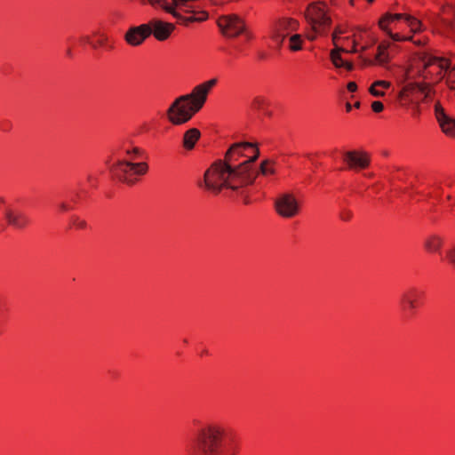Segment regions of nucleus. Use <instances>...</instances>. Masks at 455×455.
<instances>
[{
  "label": "nucleus",
  "instance_id": "nucleus-44",
  "mask_svg": "<svg viewBox=\"0 0 455 455\" xmlns=\"http://www.w3.org/2000/svg\"><path fill=\"white\" fill-rule=\"evenodd\" d=\"M332 23V20H331V16H329L327 14V12H324V15H323V18L321 19L320 22L318 25H326V26H331Z\"/></svg>",
  "mask_w": 455,
  "mask_h": 455
},
{
  "label": "nucleus",
  "instance_id": "nucleus-51",
  "mask_svg": "<svg viewBox=\"0 0 455 455\" xmlns=\"http://www.w3.org/2000/svg\"><path fill=\"white\" fill-rule=\"evenodd\" d=\"M412 43L417 46H426L428 44V38L426 37L423 40H414Z\"/></svg>",
  "mask_w": 455,
  "mask_h": 455
},
{
  "label": "nucleus",
  "instance_id": "nucleus-26",
  "mask_svg": "<svg viewBox=\"0 0 455 455\" xmlns=\"http://www.w3.org/2000/svg\"><path fill=\"white\" fill-rule=\"evenodd\" d=\"M121 173L116 174L117 180L120 182L126 183L128 185H133L137 182V178H132V173L127 171V169H121Z\"/></svg>",
  "mask_w": 455,
  "mask_h": 455
},
{
  "label": "nucleus",
  "instance_id": "nucleus-12",
  "mask_svg": "<svg viewBox=\"0 0 455 455\" xmlns=\"http://www.w3.org/2000/svg\"><path fill=\"white\" fill-rule=\"evenodd\" d=\"M325 7L324 2L311 3L305 11V19L311 25V28L315 32H316V25L323 18Z\"/></svg>",
  "mask_w": 455,
  "mask_h": 455
},
{
  "label": "nucleus",
  "instance_id": "nucleus-27",
  "mask_svg": "<svg viewBox=\"0 0 455 455\" xmlns=\"http://www.w3.org/2000/svg\"><path fill=\"white\" fill-rule=\"evenodd\" d=\"M442 246V239L437 236H431L426 243V247L430 251H436Z\"/></svg>",
  "mask_w": 455,
  "mask_h": 455
},
{
  "label": "nucleus",
  "instance_id": "nucleus-19",
  "mask_svg": "<svg viewBox=\"0 0 455 455\" xmlns=\"http://www.w3.org/2000/svg\"><path fill=\"white\" fill-rule=\"evenodd\" d=\"M5 217L8 225L14 226L19 228H25L28 224V220L23 214H15L11 209L6 210Z\"/></svg>",
  "mask_w": 455,
  "mask_h": 455
},
{
  "label": "nucleus",
  "instance_id": "nucleus-46",
  "mask_svg": "<svg viewBox=\"0 0 455 455\" xmlns=\"http://www.w3.org/2000/svg\"><path fill=\"white\" fill-rule=\"evenodd\" d=\"M358 89V85L355 81H350L347 84V90L349 92H355Z\"/></svg>",
  "mask_w": 455,
  "mask_h": 455
},
{
  "label": "nucleus",
  "instance_id": "nucleus-7",
  "mask_svg": "<svg viewBox=\"0 0 455 455\" xmlns=\"http://www.w3.org/2000/svg\"><path fill=\"white\" fill-rule=\"evenodd\" d=\"M343 161L350 170H365L371 164V156L363 150L347 151L344 155Z\"/></svg>",
  "mask_w": 455,
  "mask_h": 455
},
{
  "label": "nucleus",
  "instance_id": "nucleus-45",
  "mask_svg": "<svg viewBox=\"0 0 455 455\" xmlns=\"http://www.w3.org/2000/svg\"><path fill=\"white\" fill-rule=\"evenodd\" d=\"M217 83V79L216 78H212V79H210L204 83L202 84V85L208 91L210 92L211 88L215 85Z\"/></svg>",
  "mask_w": 455,
  "mask_h": 455
},
{
  "label": "nucleus",
  "instance_id": "nucleus-40",
  "mask_svg": "<svg viewBox=\"0 0 455 455\" xmlns=\"http://www.w3.org/2000/svg\"><path fill=\"white\" fill-rule=\"evenodd\" d=\"M371 84L376 87L379 86L384 89H389L391 86V82L386 80H376Z\"/></svg>",
  "mask_w": 455,
  "mask_h": 455
},
{
  "label": "nucleus",
  "instance_id": "nucleus-61",
  "mask_svg": "<svg viewBox=\"0 0 455 455\" xmlns=\"http://www.w3.org/2000/svg\"><path fill=\"white\" fill-rule=\"evenodd\" d=\"M126 153L127 154L132 153V154H135V155H139V154H140V150L139 148L135 147V148H133L132 149V151L128 150Z\"/></svg>",
  "mask_w": 455,
  "mask_h": 455
},
{
  "label": "nucleus",
  "instance_id": "nucleus-16",
  "mask_svg": "<svg viewBox=\"0 0 455 455\" xmlns=\"http://www.w3.org/2000/svg\"><path fill=\"white\" fill-rule=\"evenodd\" d=\"M124 166V169H127L128 172L137 175H144L148 171V164L146 162L140 163H132L129 161H117L115 164H113L112 169L116 170L117 168H121Z\"/></svg>",
  "mask_w": 455,
  "mask_h": 455
},
{
  "label": "nucleus",
  "instance_id": "nucleus-48",
  "mask_svg": "<svg viewBox=\"0 0 455 455\" xmlns=\"http://www.w3.org/2000/svg\"><path fill=\"white\" fill-rule=\"evenodd\" d=\"M454 18L451 20L442 18V22L451 28H455V12H453Z\"/></svg>",
  "mask_w": 455,
  "mask_h": 455
},
{
  "label": "nucleus",
  "instance_id": "nucleus-53",
  "mask_svg": "<svg viewBox=\"0 0 455 455\" xmlns=\"http://www.w3.org/2000/svg\"><path fill=\"white\" fill-rule=\"evenodd\" d=\"M242 34L245 36L247 41H251L253 38L252 32L247 30L246 28H244V32H243Z\"/></svg>",
  "mask_w": 455,
  "mask_h": 455
},
{
  "label": "nucleus",
  "instance_id": "nucleus-50",
  "mask_svg": "<svg viewBox=\"0 0 455 455\" xmlns=\"http://www.w3.org/2000/svg\"><path fill=\"white\" fill-rule=\"evenodd\" d=\"M409 93L406 92V89L403 87L397 93V100H401L404 99L405 97H408Z\"/></svg>",
  "mask_w": 455,
  "mask_h": 455
},
{
  "label": "nucleus",
  "instance_id": "nucleus-18",
  "mask_svg": "<svg viewBox=\"0 0 455 455\" xmlns=\"http://www.w3.org/2000/svg\"><path fill=\"white\" fill-rule=\"evenodd\" d=\"M391 43L387 40L381 41L377 47V53L375 54V60L378 65L384 66L390 62L389 53L387 49L390 47Z\"/></svg>",
  "mask_w": 455,
  "mask_h": 455
},
{
  "label": "nucleus",
  "instance_id": "nucleus-25",
  "mask_svg": "<svg viewBox=\"0 0 455 455\" xmlns=\"http://www.w3.org/2000/svg\"><path fill=\"white\" fill-rule=\"evenodd\" d=\"M171 4L164 3L162 4V9L167 13H177V7L180 5H186L188 0H172Z\"/></svg>",
  "mask_w": 455,
  "mask_h": 455
},
{
  "label": "nucleus",
  "instance_id": "nucleus-20",
  "mask_svg": "<svg viewBox=\"0 0 455 455\" xmlns=\"http://www.w3.org/2000/svg\"><path fill=\"white\" fill-rule=\"evenodd\" d=\"M435 117L439 123L441 130L443 131L445 128L447 132H450V129L447 127V123L450 120L451 116H449L445 113L444 108L439 100L435 105Z\"/></svg>",
  "mask_w": 455,
  "mask_h": 455
},
{
  "label": "nucleus",
  "instance_id": "nucleus-35",
  "mask_svg": "<svg viewBox=\"0 0 455 455\" xmlns=\"http://www.w3.org/2000/svg\"><path fill=\"white\" fill-rule=\"evenodd\" d=\"M447 127L450 129V132H447L445 129L442 132L445 133L446 135L454 136L455 135V119L450 118V120L447 123Z\"/></svg>",
  "mask_w": 455,
  "mask_h": 455
},
{
  "label": "nucleus",
  "instance_id": "nucleus-1",
  "mask_svg": "<svg viewBox=\"0 0 455 455\" xmlns=\"http://www.w3.org/2000/svg\"><path fill=\"white\" fill-rule=\"evenodd\" d=\"M225 431L218 426L202 428L197 436V447L204 455H219Z\"/></svg>",
  "mask_w": 455,
  "mask_h": 455
},
{
  "label": "nucleus",
  "instance_id": "nucleus-52",
  "mask_svg": "<svg viewBox=\"0 0 455 455\" xmlns=\"http://www.w3.org/2000/svg\"><path fill=\"white\" fill-rule=\"evenodd\" d=\"M448 259H450V261L455 265V247L452 248L449 252H448Z\"/></svg>",
  "mask_w": 455,
  "mask_h": 455
},
{
  "label": "nucleus",
  "instance_id": "nucleus-30",
  "mask_svg": "<svg viewBox=\"0 0 455 455\" xmlns=\"http://www.w3.org/2000/svg\"><path fill=\"white\" fill-rule=\"evenodd\" d=\"M330 60L332 63V65L336 68H341L340 64H343L344 60L342 59L340 54H338V52H330Z\"/></svg>",
  "mask_w": 455,
  "mask_h": 455
},
{
  "label": "nucleus",
  "instance_id": "nucleus-15",
  "mask_svg": "<svg viewBox=\"0 0 455 455\" xmlns=\"http://www.w3.org/2000/svg\"><path fill=\"white\" fill-rule=\"evenodd\" d=\"M209 92L201 84L196 86L191 93L183 95L187 100L194 104L197 109L201 110L206 102Z\"/></svg>",
  "mask_w": 455,
  "mask_h": 455
},
{
  "label": "nucleus",
  "instance_id": "nucleus-54",
  "mask_svg": "<svg viewBox=\"0 0 455 455\" xmlns=\"http://www.w3.org/2000/svg\"><path fill=\"white\" fill-rule=\"evenodd\" d=\"M242 195H243V204L245 205L249 204L251 203V198L248 193H244L243 191L241 192Z\"/></svg>",
  "mask_w": 455,
  "mask_h": 455
},
{
  "label": "nucleus",
  "instance_id": "nucleus-47",
  "mask_svg": "<svg viewBox=\"0 0 455 455\" xmlns=\"http://www.w3.org/2000/svg\"><path fill=\"white\" fill-rule=\"evenodd\" d=\"M243 148H240V149H236L235 152L234 153V156H235V163H239L240 162V159L243 156H246L245 154L243 153V151L242 150Z\"/></svg>",
  "mask_w": 455,
  "mask_h": 455
},
{
  "label": "nucleus",
  "instance_id": "nucleus-28",
  "mask_svg": "<svg viewBox=\"0 0 455 455\" xmlns=\"http://www.w3.org/2000/svg\"><path fill=\"white\" fill-rule=\"evenodd\" d=\"M174 18H176L180 24L188 27L190 23L196 22L195 15L192 16H183L179 12L177 13H171Z\"/></svg>",
  "mask_w": 455,
  "mask_h": 455
},
{
  "label": "nucleus",
  "instance_id": "nucleus-14",
  "mask_svg": "<svg viewBox=\"0 0 455 455\" xmlns=\"http://www.w3.org/2000/svg\"><path fill=\"white\" fill-rule=\"evenodd\" d=\"M299 21L293 18H282L275 23L274 38H281V42L290 34V31H296L299 28Z\"/></svg>",
  "mask_w": 455,
  "mask_h": 455
},
{
  "label": "nucleus",
  "instance_id": "nucleus-42",
  "mask_svg": "<svg viewBox=\"0 0 455 455\" xmlns=\"http://www.w3.org/2000/svg\"><path fill=\"white\" fill-rule=\"evenodd\" d=\"M418 87H419V83L417 82L409 83L403 86V88L406 89V92L408 93H412L416 89H418Z\"/></svg>",
  "mask_w": 455,
  "mask_h": 455
},
{
  "label": "nucleus",
  "instance_id": "nucleus-32",
  "mask_svg": "<svg viewBox=\"0 0 455 455\" xmlns=\"http://www.w3.org/2000/svg\"><path fill=\"white\" fill-rule=\"evenodd\" d=\"M385 14L387 16L390 22H393L395 20H406L407 16L409 15V13H391L388 12H386Z\"/></svg>",
  "mask_w": 455,
  "mask_h": 455
},
{
  "label": "nucleus",
  "instance_id": "nucleus-59",
  "mask_svg": "<svg viewBox=\"0 0 455 455\" xmlns=\"http://www.w3.org/2000/svg\"><path fill=\"white\" fill-rule=\"evenodd\" d=\"M213 5H222L224 0H209Z\"/></svg>",
  "mask_w": 455,
  "mask_h": 455
},
{
  "label": "nucleus",
  "instance_id": "nucleus-11",
  "mask_svg": "<svg viewBox=\"0 0 455 455\" xmlns=\"http://www.w3.org/2000/svg\"><path fill=\"white\" fill-rule=\"evenodd\" d=\"M149 36V25L145 23L140 26L131 27L124 35V40L129 45L138 46Z\"/></svg>",
  "mask_w": 455,
  "mask_h": 455
},
{
  "label": "nucleus",
  "instance_id": "nucleus-56",
  "mask_svg": "<svg viewBox=\"0 0 455 455\" xmlns=\"http://www.w3.org/2000/svg\"><path fill=\"white\" fill-rule=\"evenodd\" d=\"M427 69H424V68H422V70H419V73H418V76H423V77H424V79H428V78H430V77L427 76V74H426V71H427Z\"/></svg>",
  "mask_w": 455,
  "mask_h": 455
},
{
  "label": "nucleus",
  "instance_id": "nucleus-9",
  "mask_svg": "<svg viewBox=\"0 0 455 455\" xmlns=\"http://www.w3.org/2000/svg\"><path fill=\"white\" fill-rule=\"evenodd\" d=\"M255 181L256 180H253V177H248L244 174H242L235 169L229 172L227 177L223 179L222 187H225V188H228L233 191H238L241 188L252 186Z\"/></svg>",
  "mask_w": 455,
  "mask_h": 455
},
{
  "label": "nucleus",
  "instance_id": "nucleus-4",
  "mask_svg": "<svg viewBox=\"0 0 455 455\" xmlns=\"http://www.w3.org/2000/svg\"><path fill=\"white\" fill-rule=\"evenodd\" d=\"M214 168L213 163L206 170L204 175V183L206 190L212 192L215 195H219L225 187H222V181L225 174L228 172H221L219 166Z\"/></svg>",
  "mask_w": 455,
  "mask_h": 455
},
{
  "label": "nucleus",
  "instance_id": "nucleus-3",
  "mask_svg": "<svg viewBox=\"0 0 455 455\" xmlns=\"http://www.w3.org/2000/svg\"><path fill=\"white\" fill-rule=\"evenodd\" d=\"M217 25L223 36L235 38L244 32L245 21L237 14L221 15L217 20Z\"/></svg>",
  "mask_w": 455,
  "mask_h": 455
},
{
  "label": "nucleus",
  "instance_id": "nucleus-10",
  "mask_svg": "<svg viewBox=\"0 0 455 455\" xmlns=\"http://www.w3.org/2000/svg\"><path fill=\"white\" fill-rule=\"evenodd\" d=\"M148 25H149L150 36L153 35L158 41L167 40L175 29L173 23L161 20H151Z\"/></svg>",
  "mask_w": 455,
  "mask_h": 455
},
{
  "label": "nucleus",
  "instance_id": "nucleus-55",
  "mask_svg": "<svg viewBox=\"0 0 455 455\" xmlns=\"http://www.w3.org/2000/svg\"><path fill=\"white\" fill-rule=\"evenodd\" d=\"M357 42L355 40L353 41V45H352V48L347 51V53H355L358 52L357 48Z\"/></svg>",
  "mask_w": 455,
  "mask_h": 455
},
{
  "label": "nucleus",
  "instance_id": "nucleus-33",
  "mask_svg": "<svg viewBox=\"0 0 455 455\" xmlns=\"http://www.w3.org/2000/svg\"><path fill=\"white\" fill-rule=\"evenodd\" d=\"M451 91H455V72H449L445 81Z\"/></svg>",
  "mask_w": 455,
  "mask_h": 455
},
{
  "label": "nucleus",
  "instance_id": "nucleus-17",
  "mask_svg": "<svg viewBox=\"0 0 455 455\" xmlns=\"http://www.w3.org/2000/svg\"><path fill=\"white\" fill-rule=\"evenodd\" d=\"M201 138V132L197 128H190L185 132L183 135L182 146L188 150L191 151L195 148L197 141Z\"/></svg>",
  "mask_w": 455,
  "mask_h": 455
},
{
  "label": "nucleus",
  "instance_id": "nucleus-22",
  "mask_svg": "<svg viewBox=\"0 0 455 455\" xmlns=\"http://www.w3.org/2000/svg\"><path fill=\"white\" fill-rule=\"evenodd\" d=\"M410 28V32L411 34H418L425 31L426 28L424 27L422 21L418 18L414 17L411 14L407 16L405 20Z\"/></svg>",
  "mask_w": 455,
  "mask_h": 455
},
{
  "label": "nucleus",
  "instance_id": "nucleus-21",
  "mask_svg": "<svg viewBox=\"0 0 455 455\" xmlns=\"http://www.w3.org/2000/svg\"><path fill=\"white\" fill-rule=\"evenodd\" d=\"M275 161L271 159H265L261 161L259 171L256 172L258 173V176L260 174L262 176L267 175H274L275 174Z\"/></svg>",
  "mask_w": 455,
  "mask_h": 455
},
{
  "label": "nucleus",
  "instance_id": "nucleus-31",
  "mask_svg": "<svg viewBox=\"0 0 455 455\" xmlns=\"http://www.w3.org/2000/svg\"><path fill=\"white\" fill-rule=\"evenodd\" d=\"M419 87H418V90L424 94L422 101H426L431 92V84L429 83L422 82L419 83Z\"/></svg>",
  "mask_w": 455,
  "mask_h": 455
},
{
  "label": "nucleus",
  "instance_id": "nucleus-41",
  "mask_svg": "<svg viewBox=\"0 0 455 455\" xmlns=\"http://www.w3.org/2000/svg\"><path fill=\"white\" fill-rule=\"evenodd\" d=\"M411 62V60H409ZM413 71V65L411 63H409L404 70L403 79V82H406L410 79V75Z\"/></svg>",
  "mask_w": 455,
  "mask_h": 455
},
{
  "label": "nucleus",
  "instance_id": "nucleus-8",
  "mask_svg": "<svg viewBox=\"0 0 455 455\" xmlns=\"http://www.w3.org/2000/svg\"><path fill=\"white\" fill-rule=\"evenodd\" d=\"M421 61H424V69H429L436 66V75L439 76L438 80L443 78V71L451 68V61L445 57H436L429 55L427 52L416 53Z\"/></svg>",
  "mask_w": 455,
  "mask_h": 455
},
{
  "label": "nucleus",
  "instance_id": "nucleus-60",
  "mask_svg": "<svg viewBox=\"0 0 455 455\" xmlns=\"http://www.w3.org/2000/svg\"><path fill=\"white\" fill-rule=\"evenodd\" d=\"M331 39H332V44L335 46V44H338L337 41L339 39V35H337L336 33L332 32Z\"/></svg>",
  "mask_w": 455,
  "mask_h": 455
},
{
  "label": "nucleus",
  "instance_id": "nucleus-34",
  "mask_svg": "<svg viewBox=\"0 0 455 455\" xmlns=\"http://www.w3.org/2000/svg\"><path fill=\"white\" fill-rule=\"evenodd\" d=\"M393 41H395V42H405V41L412 42V41H414V34L411 33L410 36H402L399 33H395V36L393 38Z\"/></svg>",
  "mask_w": 455,
  "mask_h": 455
},
{
  "label": "nucleus",
  "instance_id": "nucleus-29",
  "mask_svg": "<svg viewBox=\"0 0 455 455\" xmlns=\"http://www.w3.org/2000/svg\"><path fill=\"white\" fill-rule=\"evenodd\" d=\"M186 12L194 13L196 22H204L209 19V12L207 11L196 12L193 10H187Z\"/></svg>",
  "mask_w": 455,
  "mask_h": 455
},
{
  "label": "nucleus",
  "instance_id": "nucleus-24",
  "mask_svg": "<svg viewBox=\"0 0 455 455\" xmlns=\"http://www.w3.org/2000/svg\"><path fill=\"white\" fill-rule=\"evenodd\" d=\"M389 24L390 20H388L387 16L384 13L378 21V27L393 40L395 33L392 32L391 28H389Z\"/></svg>",
  "mask_w": 455,
  "mask_h": 455
},
{
  "label": "nucleus",
  "instance_id": "nucleus-2",
  "mask_svg": "<svg viewBox=\"0 0 455 455\" xmlns=\"http://www.w3.org/2000/svg\"><path fill=\"white\" fill-rule=\"evenodd\" d=\"M200 110L196 108L189 100H187L183 95L175 99L167 109L166 115L169 122L173 125L183 124Z\"/></svg>",
  "mask_w": 455,
  "mask_h": 455
},
{
  "label": "nucleus",
  "instance_id": "nucleus-49",
  "mask_svg": "<svg viewBox=\"0 0 455 455\" xmlns=\"http://www.w3.org/2000/svg\"><path fill=\"white\" fill-rule=\"evenodd\" d=\"M331 51H332V52H335V51H336V52H338V54H340V55H341V53H343V52H344V53H347V51H348V50L345 49V48H344V47H342V46L338 45V44H335L334 48H333V49H331Z\"/></svg>",
  "mask_w": 455,
  "mask_h": 455
},
{
  "label": "nucleus",
  "instance_id": "nucleus-13",
  "mask_svg": "<svg viewBox=\"0 0 455 455\" xmlns=\"http://www.w3.org/2000/svg\"><path fill=\"white\" fill-rule=\"evenodd\" d=\"M251 148H254L253 155L248 156L246 160L236 164L235 165V168L236 169L237 172H240V173L244 174L248 177H253V180H256L258 178V173H256V172L253 171L252 164L259 159L260 155L259 143H252Z\"/></svg>",
  "mask_w": 455,
  "mask_h": 455
},
{
  "label": "nucleus",
  "instance_id": "nucleus-43",
  "mask_svg": "<svg viewBox=\"0 0 455 455\" xmlns=\"http://www.w3.org/2000/svg\"><path fill=\"white\" fill-rule=\"evenodd\" d=\"M347 71L351 72L354 70L355 66L352 60H344L343 64H340Z\"/></svg>",
  "mask_w": 455,
  "mask_h": 455
},
{
  "label": "nucleus",
  "instance_id": "nucleus-23",
  "mask_svg": "<svg viewBox=\"0 0 455 455\" xmlns=\"http://www.w3.org/2000/svg\"><path fill=\"white\" fill-rule=\"evenodd\" d=\"M303 40L299 34H294L289 39V50L291 52H298L302 50Z\"/></svg>",
  "mask_w": 455,
  "mask_h": 455
},
{
  "label": "nucleus",
  "instance_id": "nucleus-5",
  "mask_svg": "<svg viewBox=\"0 0 455 455\" xmlns=\"http://www.w3.org/2000/svg\"><path fill=\"white\" fill-rule=\"evenodd\" d=\"M276 212L283 218H291L299 212V204L293 194H283L275 200Z\"/></svg>",
  "mask_w": 455,
  "mask_h": 455
},
{
  "label": "nucleus",
  "instance_id": "nucleus-39",
  "mask_svg": "<svg viewBox=\"0 0 455 455\" xmlns=\"http://www.w3.org/2000/svg\"><path fill=\"white\" fill-rule=\"evenodd\" d=\"M73 226L78 229H84L87 227V222L84 219L76 218L73 221Z\"/></svg>",
  "mask_w": 455,
  "mask_h": 455
},
{
  "label": "nucleus",
  "instance_id": "nucleus-58",
  "mask_svg": "<svg viewBox=\"0 0 455 455\" xmlns=\"http://www.w3.org/2000/svg\"><path fill=\"white\" fill-rule=\"evenodd\" d=\"M307 39L309 41H315L316 39V32L314 31L311 35H306Z\"/></svg>",
  "mask_w": 455,
  "mask_h": 455
},
{
  "label": "nucleus",
  "instance_id": "nucleus-63",
  "mask_svg": "<svg viewBox=\"0 0 455 455\" xmlns=\"http://www.w3.org/2000/svg\"><path fill=\"white\" fill-rule=\"evenodd\" d=\"M415 114L417 115V116H419L421 114V110H420V107H419V103L416 106Z\"/></svg>",
  "mask_w": 455,
  "mask_h": 455
},
{
  "label": "nucleus",
  "instance_id": "nucleus-36",
  "mask_svg": "<svg viewBox=\"0 0 455 455\" xmlns=\"http://www.w3.org/2000/svg\"><path fill=\"white\" fill-rule=\"evenodd\" d=\"M372 112L379 114L384 110V104L382 101L375 100L371 105Z\"/></svg>",
  "mask_w": 455,
  "mask_h": 455
},
{
  "label": "nucleus",
  "instance_id": "nucleus-6",
  "mask_svg": "<svg viewBox=\"0 0 455 455\" xmlns=\"http://www.w3.org/2000/svg\"><path fill=\"white\" fill-rule=\"evenodd\" d=\"M252 147V142L242 141L233 143L224 155V159H219L213 162V166H219L221 172H228V173L233 170H235L234 163L235 156L234 153L236 149L248 148ZM216 169V168H213Z\"/></svg>",
  "mask_w": 455,
  "mask_h": 455
},
{
  "label": "nucleus",
  "instance_id": "nucleus-64",
  "mask_svg": "<svg viewBox=\"0 0 455 455\" xmlns=\"http://www.w3.org/2000/svg\"><path fill=\"white\" fill-rule=\"evenodd\" d=\"M345 107H346V111H347V113L351 111V109H352V105L350 104V102H348V101H347V102L346 103V106H345Z\"/></svg>",
  "mask_w": 455,
  "mask_h": 455
},
{
  "label": "nucleus",
  "instance_id": "nucleus-37",
  "mask_svg": "<svg viewBox=\"0 0 455 455\" xmlns=\"http://www.w3.org/2000/svg\"><path fill=\"white\" fill-rule=\"evenodd\" d=\"M368 92L371 96L374 97H384L386 95L384 91L378 90L376 86H373V84L370 85Z\"/></svg>",
  "mask_w": 455,
  "mask_h": 455
},
{
  "label": "nucleus",
  "instance_id": "nucleus-62",
  "mask_svg": "<svg viewBox=\"0 0 455 455\" xmlns=\"http://www.w3.org/2000/svg\"><path fill=\"white\" fill-rule=\"evenodd\" d=\"M148 2L152 5L155 6L156 4H160L162 0H148Z\"/></svg>",
  "mask_w": 455,
  "mask_h": 455
},
{
  "label": "nucleus",
  "instance_id": "nucleus-38",
  "mask_svg": "<svg viewBox=\"0 0 455 455\" xmlns=\"http://www.w3.org/2000/svg\"><path fill=\"white\" fill-rule=\"evenodd\" d=\"M359 59L362 60L361 68L374 66L377 63V61L374 60L368 59L366 57H363V55L359 56Z\"/></svg>",
  "mask_w": 455,
  "mask_h": 455
},
{
  "label": "nucleus",
  "instance_id": "nucleus-57",
  "mask_svg": "<svg viewBox=\"0 0 455 455\" xmlns=\"http://www.w3.org/2000/svg\"><path fill=\"white\" fill-rule=\"evenodd\" d=\"M333 32L336 33L337 35H341V34L345 33V31L341 29L340 25H337L335 27Z\"/></svg>",
  "mask_w": 455,
  "mask_h": 455
}]
</instances>
